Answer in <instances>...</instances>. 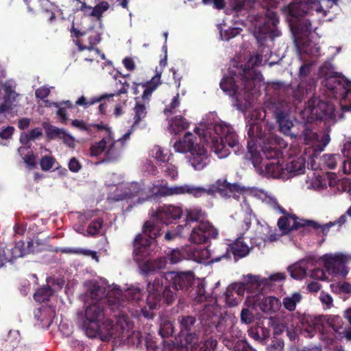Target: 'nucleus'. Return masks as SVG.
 Instances as JSON below:
<instances>
[{
	"label": "nucleus",
	"instance_id": "1",
	"mask_svg": "<svg viewBox=\"0 0 351 351\" xmlns=\"http://www.w3.org/2000/svg\"><path fill=\"white\" fill-rule=\"evenodd\" d=\"M199 322L192 315L178 317L180 335L184 337L185 346L197 343L202 334H211L216 330L224 335L227 328V319L222 315L220 308L214 304H205L199 313Z\"/></svg>",
	"mask_w": 351,
	"mask_h": 351
},
{
	"label": "nucleus",
	"instance_id": "2",
	"mask_svg": "<svg viewBox=\"0 0 351 351\" xmlns=\"http://www.w3.org/2000/svg\"><path fill=\"white\" fill-rule=\"evenodd\" d=\"M161 235L160 230L153 221H146L143 232L138 233L133 241L134 260L137 263L140 271L143 275L152 274L165 267V258L147 259L149 256L151 240Z\"/></svg>",
	"mask_w": 351,
	"mask_h": 351
},
{
	"label": "nucleus",
	"instance_id": "3",
	"mask_svg": "<svg viewBox=\"0 0 351 351\" xmlns=\"http://www.w3.org/2000/svg\"><path fill=\"white\" fill-rule=\"evenodd\" d=\"M242 190L238 184L228 182L226 179H219L208 188L197 186L192 184H183L174 186H162L155 195L157 196H171L174 195H186L199 198L204 195L215 196L219 193L223 197H230L234 192H239Z\"/></svg>",
	"mask_w": 351,
	"mask_h": 351
},
{
	"label": "nucleus",
	"instance_id": "4",
	"mask_svg": "<svg viewBox=\"0 0 351 351\" xmlns=\"http://www.w3.org/2000/svg\"><path fill=\"white\" fill-rule=\"evenodd\" d=\"M165 275L155 278L153 282L147 283V306L141 308L145 317L151 318L153 315L151 311L156 309L163 298L167 304H171L177 298L176 292L171 289V282L167 283Z\"/></svg>",
	"mask_w": 351,
	"mask_h": 351
},
{
	"label": "nucleus",
	"instance_id": "5",
	"mask_svg": "<svg viewBox=\"0 0 351 351\" xmlns=\"http://www.w3.org/2000/svg\"><path fill=\"white\" fill-rule=\"evenodd\" d=\"M247 134L249 136L247 144V154H260V151L258 150L256 145L258 140L264 143L262 148L264 154L271 152H273L274 154H282L280 149L285 147V143L283 139L277 135L271 134L267 136L263 130L262 125L255 121H252L249 124Z\"/></svg>",
	"mask_w": 351,
	"mask_h": 351
},
{
	"label": "nucleus",
	"instance_id": "6",
	"mask_svg": "<svg viewBox=\"0 0 351 351\" xmlns=\"http://www.w3.org/2000/svg\"><path fill=\"white\" fill-rule=\"evenodd\" d=\"M214 131L217 136H210L206 140V146L209 147L215 154H237L240 152L238 136L234 129L229 125L222 122L214 125Z\"/></svg>",
	"mask_w": 351,
	"mask_h": 351
},
{
	"label": "nucleus",
	"instance_id": "7",
	"mask_svg": "<svg viewBox=\"0 0 351 351\" xmlns=\"http://www.w3.org/2000/svg\"><path fill=\"white\" fill-rule=\"evenodd\" d=\"M285 155H246V162L251 163L261 175L283 179Z\"/></svg>",
	"mask_w": 351,
	"mask_h": 351
},
{
	"label": "nucleus",
	"instance_id": "8",
	"mask_svg": "<svg viewBox=\"0 0 351 351\" xmlns=\"http://www.w3.org/2000/svg\"><path fill=\"white\" fill-rule=\"evenodd\" d=\"M78 322L84 334L95 338L97 325L105 317V302H95L87 305L84 313H78Z\"/></svg>",
	"mask_w": 351,
	"mask_h": 351
},
{
	"label": "nucleus",
	"instance_id": "9",
	"mask_svg": "<svg viewBox=\"0 0 351 351\" xmlns=\"http://www.w3.org/2000/svg\"><path fill=\"white\" fill-rule=\"evenodd\" d=\"M115 323L112 319L103 320L101 324L97 325L95 337H99L102 341H108L111 338H124L125 332L132 329V324L129 317L123 314L116 316Z\"/></svg>",
	"mask_w": 351,
	"mask_h": 351
},
{
	"label": "nucleus",
	"instance_id": "10",
	"mask_svg": "<svg viewBox=\"0 0 351 351\" xmlns=\"http://www.w3.org/2000/svg\"><path fill=\"white\" fill-rule=\"evenodd\" d=\"M285 279L282 273H276L270 275L268 278L261 277L248 274L245 276V282H235L230 285L228 289H231L239 298L243 295L245 289L250 287H255L257 289H262L265 286H271L274 282H280Z\"/></svg>",
	"mask_w": 351,
	"mask_h": 351
},
{
	"label": "nucleus",
	"instance_id": "11",
	"mask_svg": "<svg viewBox=\"0 0 351 351\" xmlns=\"http://www.w3.org/2000/svg\"><path fill=\"white\" fill-rule=\"evenodd\" d=\"M84 286L86 287V294L90 296L93 300H97V302H103L104 296L106 295V288L99 285L96 280H88L84 282ZM121 292L119 289L108 293V298H105L104 302H108L112 308L114 306L119 308L121 304L120 302V297Z\"/></svg>",
	"mask_w": 351,
	"mask_h": 351
},
{
	"label": "nucleus",
	"instance_id": "12",
	"mask_svg": "<svg viewBox=\"0 0 351 351\" xmlns=\"http://www.w3.org/2000/svg\"><path fill=\"white\" fill-rule=\"evenodd\" d=\"M267 16L265 21L254 33V36L261 45H264L268 39L272 41L276 37L280 35V32L277 27L279 22L277 14L271 12L268 13Z\"/></svg>",
	"mask_w": 351,
	"mask_h": 351
},
{
	"label": "nucleus",
	"instance_id": "13",
	"mask_svg": "<svg viewBox=\"0 0 351 351\" xmlns=\"http://www.w3.org/2000/svg\"><path fill=\"white\" fill-rule=\"evenodd\" d=\"M324 266L326 272L334 276H339L344 278L348 273L346 267L347 257L343 254H326L322 256Z\"/></svg>",
	"mask_w": 351,
	"mask_h": 351
},
{
	"label": "nucleus",
	"instance_id": "14",
	"mask_svg": "<svg viewBox=\"0 0 351 351\" xmlns=\"http://www.w3.org/2000/svg\"><path fill=\"white\" fill-rule=\"evenodd\" d=\"M218 234V230L210 221H201L191 230L189 240L199 245L217 239Z\"/></svg>",
	"mask_w": 351,
	"mask_h": 351
},
{
	"label": "nucleus",
	"instance_id": "15",
	"mask_svg": "<svg viewBox=\"0 0 351 351\" xmlns=\"http://www.w3.org/2000/svg\"><path fill=\"white\" fill-rule=\"evenodd\" d=\"M268 110L273 114L281 132L285 135L291 134V128L293 124L289 119L287 106L283 101L271 102Z\"/></svg>",
	"mask_w": 351,
	"mask_h": 351
},
{
	"label": "nucleus",
	"instance_id": "16",
	"mask_svg": "<svg viewBox=\"0 0 351 351\" xmlns=\"http://www.w3.org/2000/svg\"><path fill=\"white\" fill-rule=\"evenodd\" d=\"M325 86L334 93H337L339 90L343 89V99H346L348 95H351V82L344 76L337 75L329 76L326 78ZM341 109L343 112L351 111V104L342 106Z\"/></svg>",
	"mask_w": 351,
	"mask_h": 351
},
{
	"label": "nucleus",
	"instance_id": "17",
	"mask_svg": "<svg viewBox=\"0 0 351 351\" xmlns=\"http://www.w3.org/2000/svg\"><path fill=\"white\" fill-rule=\"evenodd\" d=\"M306 226H317L314 221L299 219L294 215H286L278 220V226L284 234H287L291 230L301 229L300 232L305 234Z\"/></svg>",
	"mask_w": 351,
	"mask_h": 351
},
{
	"label": "nucleus",
	"instance_id": "18",
	"mask_svg": "<svg viewBox=\"0 0 351 351\" xmlns=\"http://www.w3.org/2000/svg\"><path fill=\"white\" fill-rule=\"evenodd\" d=\"M285 159L283 180L304 173L306 159L303 155H285Z\"/></svg>",
	"mask_w": 351,
	"mask_h": 351
},
{
	"label": "nucleus",
	"instance_id": "19",
	"mask_svg": "<svg viewBox=\"0 0 351 351\" xmlns=\"http://www.w3.org/2000/svg\"><path fill=\"white\" fill-rule=\"evenodd\" d=\"M344 317L346 322L339 315L332 316L328 319V324L341 337L351 340V309L345 311Z\"/></svg>",
	"mask_w": 351,
	"mask_h": 351
},
{
	"label": "nucleus",
	"instance_id": "20",
	"mask_svg": "<svg viewBox=\"0 0 351 351\" xmlns=\"http://www.w3.org/2000/svg\"><path fill=\"white\" fill-rule=\"evenodd\" d=\"M165 275L166 280H169L174 290L186 291L193 284L195 276L192 271L169 272Z\"/></svg>",
	"mask_w": 351,
	"mask_h": 351
},
{
	"label": "nucleus",
	"instance_id": "21",
	"mask_svg": "<svg viewBox=\"0 0 351 351\" xmlns=\"http://www.w3.org/2000/svg\"><path fill=\"white\" fill-rule=\"evenodd\" d=\"M304 135L306 144L311 145V147L313 149V154L323 152L330 141L329 131L319 134L309 129H306Z\"/></svg>",
	"mask_w": 351,
	"mask_h": 351
},
{
	"label": "nucleus",
	"instance_id": "22",
	"mask_svg": "<svg viewBox=\"0 0 351 351\" xmlns=\"http://www.w3.org/2000/svg\"><path fill=\"white\" fill-rule=\"evenodd\" d=\"M182 215L183 210L181 207L164 205L159 207L153 216L156 220L165 224H169L174 220L180 219Z\"/></svg>",
	"mask_w": 351,
	"mask_h": 351
},
{
	"label": "nucleus",
	"instance_id": "23",
	"mask_svg": "<svg viewBox=\"0 0 351 351\" xmlns=\"http://www.w3.org/2000/svg\"><path fill=\"white\" fill-rule=\"evenodd\" d=\"M308 108L310 113L317 119H330L334 114L335 108L333 105L317 99L308 100Z\"/></svg>",
	"mask_w": 351,
	"mask_h": 351
},
{
	"label": "nucleus",
	"instance_id": "24",
	"mask_svg": "<svg viewBox=\"0 0 351 351\" xmlns=\"http://www.w3.org/2000/svg\"><path fill=\"white\" fill-rule=\"evenodd\" d=\"M195 140L196 137L191 132H188L181 139L176 142L174 148L176 152L182 154H187L188 152L199 154L196 149L197 144H195ZM207 149H205L202 154H207Z\"/></svg>",
	"mask_w": 351,
	"mask_h": 351
},
{
	"label": "nucleus",
	"instance_id": "25",
	"mask_svg": "<svg viewBox=\"0 0 351 351\" xmlns=\"http://www.w3.org/2000/svg\"><path fill=\"white\" fill-rule=\"evenodd\" d=\"M167 258L171 264H176L184 259L198 261L199 252L196 247L173 249L167 254Z\"/></svg>",
	"mask_w": 351,
	"mask_h": 351
},
{
	"label": "nucleus",
	"instance_id": "26",
	"mask_svg": "<svg viewBox=\"0 0 351 351\" xmlns=\"http://www.w3.org/2000/svg\"><path fill=\"white\" fill-rule=\"evenodd\" d=\"M241 239V237H239L228 245L226 253L223 256V258H230L232 254L234 260L237 261L249 254L250 248Z\"/></svg>",
	"mask_w": 351,
	"mask_h": 351
},
{
	"label": "nucleus",
	"instance_id": "27",
	"mask_svg": "<svg viewBox=\"0 0 351 351\" xmlns=\"http://www.w3.org/2000/svg\"><path fill=\"white\" fill-rule=\"evenodd\" d=\"M260 77H262L261 72L250 68V61H248L241 74L243 89L247 92L252 90L255 87V80H259Z\"/></svg>",
	"mask_w": 351,
	"mask_h": 351
},
{
	"label": "nucleus",
	"instance_id": "28",
	"mask_svg": "<svg viewBox=\"0 0 351 351\" xmlns=\"http://www.w3.org/2000/svg\"><path fill=\"white\" fill-rule=\"evenodd\" d=\"M33 244L32 241H28L27 249H23L24 245L23 241H20L16 243L13 247L3 251L5 260H7V262L12 263L16 258L23 257L27 253L33 252L34 250L32 248Z\"/></svg>",
	"mask_w": 351,
	"mask_h": 351
},
{
	"label": "nucleus",
	"instance_id": "29",
	"mask_svg": "<svg viewBox=\"0 0 351 351\" xmlns=\"http://www.w3.org/2000/svg\"><path fill=\"white\" fill-rule=\"evenodd\" d=\"M129 192L119 193L118 190L111 193L108 199L112 202H118L125 199H130L137 195H143L144 189H141V185L137 182L131 183L129 188Z\"/></svg>",
	"mask_w": 351,
	"mask_h": 351
},
{
	"label": "nucleus",
	"instance_id": "30",
	"mask_svg": "<svg viewBox=\"0 0 351 351\" xmlns=\"http://www.w3.org/2000/svg\"><path fill=\"white\" fill-rule=\"evenodd\" d=\"M161 73L162 72L156 71V73L152 77L150 80L145 83H138V85H140L145 88L142 95L143 100H149L152 93L156 90L157 88L162 84Z\"/></svg>",
	"mask_w": 351,
	"mask_h": 351
},
{
	"label": "nucleus",
	"instance_id": "31",
	"mask_svg": "<svg viewBox=\"0 0 351 351\" xmlns=\"http://www.w3.org/2000/svg\"><path fill=\"white\" fill-rule=\"evenodd\" d=\"M206 284L204 281L200 280L198 282L197 285L196 286L194 297L193 298L194 304H200L204 302H207L210 299V302H212L214 300L213 303L211 304H214L217 306L215 303L217 302L216 298H213V295H210L206 291Z\"/></svg>",
	"mask_w": 351,
	"mask_h": 351
},
{
	"label": "nucleus",
	"instance_id": "32",
	"mask_svg": "<svg viewBox=\"0 0 351 351\" xmlns=\"http://www.w3.org/2000/svg\"><path fill=\"white\" fill-rule=\"evenodd\" d=\"M256 228V236L263 241H274L278 239V235L273 233L271 228L265 222L261 223L258 221Z\"/></svg>",
	"mask_w": 351,
	"mask_h": 351
},
{
	"label": "nucleus",
	"instance_id": "33",
	"mask_svg": "<svg viewBox=\"0 0 351 351\" xmlns=\"http://www.w3.org/2000/svg\"><path fill=\"white\" fill-rule=\"evenodd\" d=\"M209 334H202L201 337L197 342V343L193 345H189L191 347V351H211L213 350L217 342L215 339L213 338H208L206 339H204L205 336L208 335Z\"/></svg>",
	"mask_w": 351,
	"mask_h": 351
},
{
	"label": "nucleus",
	"instance_id": "34",
	"mask_svg": "<svg viewBox=\"0 0 351 351\" xmlns=\"http://www.w3.org/2000/svg\"><path fill=\"white\" fill-rule=\"evenodd\" d=\"M308 5L303 1L290 3L286 8L288 14L295 19L303 17L307 13Z\"/></svg>",
	"mask_w": 351,
	"mask_h": 351
},
{
	"label": "nucleus",
	"instance_id": "35",
	"mask_svg": "<svg viewBox=\"0 0 351 351\" xmlns=\"http://www.w3.org/2000/svg\"><path fill=\"white\" fill-rule=\"evenodd\" d=\"M258 195L263 202L270 207L276 213L286 214V210L279 205L277 199L271 195L264 191H260Z\"/></svg>",
	"mask_w": 351,
	"mask_h": 351
},
{
	"label": "nucleus",
	"instance_id": "36",
	"mask_svg": "<svg viewBox=\"0 0 351 351\" xmlns=\"http://www.w3.org/2000/svg\"><path fill=\"white\" fill-rule=\"evenodd\" d=\"M331 291L339 295L343 300H347L351 295V285L346 282H338L330 285Z\"/></svg>",
	"mask_w": 351,
	"mask_h": 351
},
{
	"label": "nucleus",
	"instance_id": "37",
	"mask_svg": "<svg viewBox=\"0 0 351 351\" xmlns=\"http://www.w3.org/2000/svg\"><path fill=\"white\" fill-rule=\"evenodd\" d=\"M306 262L301 261L289 266L287 269L291 278L302 280L306 276Z\"/></svg>",
	"mask_w": 351,
	"mask_h": 351
},
{
	"label": "nucleus",
	"instance_id": "38",
	"mask_svg": "<svg viewBox=\"0 0 351 351\" xmlns=\"http://www.w3.org/2000/svg\"><path fill=\"white\" fill-rule=\"evenodd\" d=\"M187 160L195 170L203 169L210 161L208 155H189Z\"/></svg>",
	"mask_w": 351,
	"mask_h": 351
},
{
	"label": "nucleus",
	"instance_id": "39",
	"mask_svg": "<svg viewBox=\"0 0 351 351\" xmlns=\"http://www.w3.org/2000/svg\"><path fill=\"white\" fill-rule=\"evenodd\" d=\"M282 305L280 300L274 296L265 298L261 302V308L265 312H276Z\"/></svg>",
	"mask_w": 351,
	"mask_h": 351
},
{
	"label": "nucleus",
	"instance_id": "40",
	"mask_svg": "<svg viewBox=\"0 0 351 351\" xmlns=\"http://www.w3.org/2000/svg\"><path fill=\"white\" fill-rule=\"evenodd\" d=\"M302 300V295L299 292H295L287 295L282 299V304L283 307L289 311L295 310L296 306Z\"/></svg>",
	"mask_w": 351,
	"mask_h": 351
},
{
	"label": "nucleus",
	"instance_id": "41",
	"mask_svg": "<svg viewBox=\"0 0 351 351\" xmlns=\"http://www.w3.org/2000/svg\"><path fill=\"white\" fill-rule=\"evenodd\" d=\"M186 221H206V213L198 207L191 208L186 210Z\"/></svg>",
	"mask_w": 351,
	"mask_h": 351
},
{
	"label": "nucleus",
	"instance_id": "42",
	"mask_svg": "<svg viewBox=\"0 0 351 351\" xmlns=\"http://www.w3.org/2000/svg\"><path fill=\"white\" fill-rule=\"evenodd\" d=\"M221 88L230 96L236 95L239 90V86L232 77H224L220 82Z\"/></svg>",
	"mask_w": 351,
	"mask_h": 351
},
{
	"label": "nucleus",
	"instance_id": "43",
	"mask_svg": "<svg viewBox=\"0 0 351 351\" xmlns=\"http://www.w3.org/2000/svg\"><path fill=\"white\" fill-rule=\"evenodd\" d=\"M53 293L54 290L49 285H47L36 291L34 298L38 302H44L48 301Z\"/></svg>",
	"mask_w": 351,
	"mask_h": 351
},
{
	"label": "nucleus",
	"instance_id": "44",
	"mask_svg": "<svg viewBox=\"0 0 351 351\" xmlns=\"http://www.w3.org/2000/svg\"><path fill=\"white\" fill-rule=\"evenodd\" d=\"M61 252L65 254H73L90 256L93 259H95L97 261H99V257L97 252L90 250L80 247H64L61 249Z\"/></svg>",
	"mask_w": 351,
	"mask_h": 351
},
{
	"label": "nucleus",
	"instance_id": "45",
	"mask_svg": "<svg viewBox=\"0 0 351 351\" xmlns=\"http://www.w3.org/2000/svg\"><path fill=\"white\" fill-rule=\"evenodd\" d=\"M40 165L41 167V169L43 171H49L53 167L58 170V172L60 174L64 176L67 173V170L64 169H59L58 167H56V160L49 156L45 155L44 157H43L40 160Z\"/></svg>",
	"mask_w": 351,
	"mask_h": 351
},
{
	"label": "nucleus",
	"instance_id": "46",
	"mask_svg": "<svg viewBox=\"0 0 351 351\" xmlns=\"http://www.w3.org/2000/svg\"><path fill=\"white\" fill-rule=\"evenodd\" d=\"M247 332L252 339L258 342H263L269 335V330L263 327L251 328Z\"/></svg>",
	"mask_w": 351,
	"mask_h": 351
},
{
	"label": "nucleus",
	"instance_id": "47",
	"mask_svg": "<svg viewBox=\"0 0 351 351\" xmlns=\"http://www.w3.org/2000/svg\"><path fill=\"white\" fill-rule=\"evenodd\" d=\"M16 85L9 81H6L3 85V88L4 90L3 100L9 101L14 103L16 97L19 95L15 91Z\"/></svg>",
	"mask_w": 351,
	"mask_h": 351
},
{
	"label": "nucleus",
	"instance_id": "48",
	"mask_svg": "<svg viewBox=\"0 0 351 351\" xmlns=\"http://www.w3.org/2000/svg\"><path fill=\"white\" fill-rule=\"evenodd\" d=\"M112 95H113L104 94L99 96L94 97L91 98L89 101H87L85 97L82 96L76 101L75 104L77 106H82L86 108L93 104L100 102L104 99L112 97Z\"/></svg>",
	"mask_w": 351,
	"mask_h": 351
},
{
	"label": "nucleus",
	"instance_id": "49",
	"mask_svg": "<svg viewBox=\"0 0 351 351\" xmlns=\"http://www.w3.org/2000/svg\"><path fill=\"white\" fill-rule=\"evenodd\" d=\"M189 126V123L186 119L182 116H176L171 120V127L175 134L186 130Z\"/></svg>",
	"mask_w": 351,
	"mask_h": 351
},
{
	"label": "nucleus",
	"instance_id": "50",
	"mask_svg": "<svg viewBox=\"0 0 351 351\" xmlns=\"http://www.w3.org/2000/svg\"><path fill=\"white\" fill-rule=\"evenodd\" d=\"M190 231L189 228L186 224L184 226H178L176 230L167 231L165 234V240L167 241H171L175 239L176 237H183L185 236L186 232Z\"/></svg>",
	"mask_w": 351,
	"mask_h": 351
},
{
	"label": "nucleus",
	"instance_id": "51",
	"mask_svg": "<svg viewBox=\"0 0 351 351\" xmlns=\"http://www.w3.org/2000/svg\"><path fill=\"white\" fill-rule=\"evenodd\" d=\"M123 296L128 301L138 302L141 300L143 293L140 288L137 287H132L125 291Z\"/></svg>",
	"mask_w": 351,
	"mask_h": 351
},
{
	"label": "nucleus",
	"instance_id": "52",
	"mask_svg": "<svg viewBox=\"0 0 351 351\" xmlns=\"http://www.w3.org/2000/svg\"><path fill=\"white\" fill-rule=\"evenodd\" d=\"M134 117L133 125L138 124L146 117L147 113L145 106L138 101L134 108Z\"/></svg>",
	"mask_w": 351,
	"mask_h": 351
},
{
	"label": "nucleus",
	"instance_id": "53",
	"mask_svg": "<svg viewBox=\"0 0 351 351\" xmlns=\"http://www.w3.org/2000/svg\"><path fill=\"white\" fill-rule=\"evenodd\" d=\"M245 205L246 209L245 210L243 219L241 223V228L243 230L241 234H243L246 231H247L250 229L252 221L254 217V216L252 214V210L250 208L248 204H245Z\"/></svg>",
	"mask_w": 351,
	"mask_h": 351
},
{
	"label": "nucleus",
	"instance_id": "54",
	"mask_svg": "<svg viewBox=\"0 0 351 351\" xmlns=\"http://www.w3.org/2000/svg\"><path fill=\"white\" fill-rule=\"evenodd\" d=\"M311 30L312 25L308 19L299 21L295 27L296 34H302L305 36L311 33Z\"/></svg>",
	"mask_w": 351,
	"mask_h": 351
},
{
	"label": "nucleus",
	"instance_id": "55",
	"mask_svg": "<svg viewBox=\"0 0 351 351\" xmlns=\"http://www.w3.org/2000/svg\"><path fill=\"white\" fill-rule=\"evenodd\" d=\"M109 8V3L107 1H103L97 4L94 8L91 7L92 11L88 14L90 16H95L100 19L103 13Z\"/></svg>",
	"mask_w": 351,
	"mask_h": 351
},
{
	"label": "nucleus",
	"instance_id": "56",
	"mask_svg": "<svg viewBox=\"0 0 351 351\" xmlns=\"http://www.w3.org/2000/svg\"><path fill=\"white\" fill-rule=\"evenodd\" d=\"M269 89H272L275 91V94L280 95L282 93H289L290 88L281 82H272L268 85Z\"/></svg>",
	"mask_w": 351,
	"mask_h": 351
},
{
	"label": "nucleus",
	"instance_id": "57",
	"mask_svg": "<svg viewBox=\"0 0 351 351\" xmlns=\"http://www.w3.org/2000/svg\"><path fill=\"white\" fill-rule=\"evenodd\" d=\"M308 157V167H310L312 170H317L322 169V155H307Z\"/></svg>",
	"mask_w": 351,
	"mask_h": 351
},
{
	"label": "nucleus",
	"instance_id": "58",
	"mask_svg": "<svg viewBox=\"0 0 351 351\" xmlns=\"http://www.w3.org/2000/svg\"><path fill=\"white\" fill-rule=\"evenodd\" d=\"M103 225V220L101 219H97L92 221L87 228V236H95L99 232L100 229Z\"/></svg>",
	"mask_w": 351,
	"mask_h": 351
},
{
	"label": "nucleus",
	"instance_id": "59",
	"mask_svg": "<svg viewBox=\"0 0 351 351\" xmlns=\"http://www.w3.org/2000/svg\"><path fill=\"white\" fill-rule=\"evenodd\" d=\"M108 137L103 138L99 142L94 143L90 147V154H101L107 147V144L110 143Z\"/></svg>",
	"mask_w": 351,
	"mask_h": 351
},
{
	"label": "nucleus",
	"instance_id": "60",
	"mask_svg": "<svg viewBox=\"0 0 351 351\" xmlns=\"http://www.w3.org/2000/svg\"><path fill=\"white\" fill-rule=\"evenodd\" d=\"M314 223L317 225V226H306L305 234L309 232L310 229H313V230L321 229V231L322 232V233L324 234H326L327 232H328L329 229L336 224V222H331V221L329 223H327L326 224H324V225H320L315 221H314Z\"/></svg>",
	"mask_w": 351,
	"mask_h": 351
},
{
	"label": "nucleus",
	"instance_id": "61",
	"mask_svg": "<svg viewBox=\"0 0 351 351\" xmlns=\"http://www.w3.org/2000/svg\"><path fill=\"white\" fill-rule=\"evenodd\" d=\"M224 298L226 304L231 307L237 306L239 302V298L235 296V294L231 289H228V288L224 293Z\"/></svg>",
	"mask_w": 351,
	"mask_h": 351
},
{
	"label": "nucleus",
	"instance_id": "62",
	"mask_svg": "<svg viewBox=\"0 0 351 351\" xmlns=\"http://www.w3.org/2000/svg\"><path fill=\"white\" fill-rule=\"evenodd\" d=\"M322 169L326 167L330 169H333L335 168L337 160L335 155H322Z\"/></svg>",
	"mask_w": 351,
	"mask_h": 351
},
{
	"label": "nucleus",
	"instance_id": "63",
	"mask_svg": "<svg viewBox=\"0 0 351 351\" xmlns=\"http://www.w3.org/2000/svg\"><path fill=\"white\" fill-rule=\"evenodd\" d=\"M130 331L128 332H125L124 335L128 338V343L138 346L141 343V336L139 332L132 331L131 334H129Z\"/></svg>",
	"mask_w": 351,
	"mask_h": 351
},
{
	"label": "nucleus",
	"instance_id": "64",
	"mask_svg": "<svg viewBox=\"0 0 351 351\" xmlns=\"http://www.w3.org/2000/svg\"><path fill=\"white\" fill-rule=\"evenodd\" d=\"M235 351H256L246 341H238L234 346Z\"/></svg>",
	"mask_w": 351,
	"mask_h": 351
}]
</instances>
